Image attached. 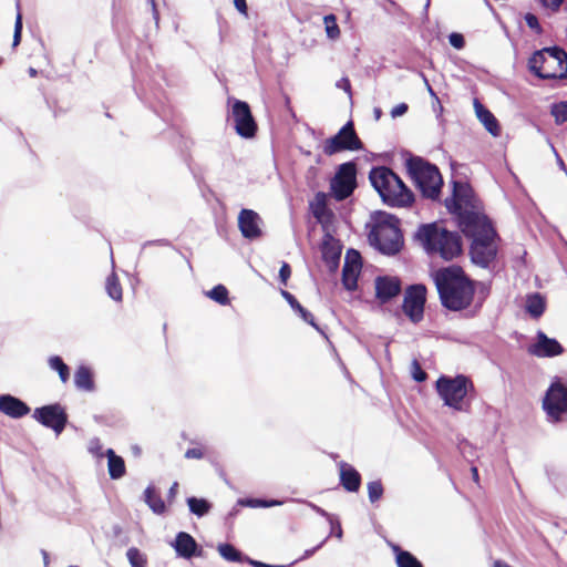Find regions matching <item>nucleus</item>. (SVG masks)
<instances>
[{
  "label": "nucleus",
  "mask_w": 567,
  "mask_h": 567,
  "mask_svg": "<svg viewBox=\"0 0 567 567\" xmlns=\"http://www.w3.org/2000/svg\"><path fill=\"white\" fill-rule=\"evenodd\" d=\"M42 556H43L44 567H48V566H49V563H50V558H49V554H48V551L42 550Z\"/></svg>",
  "instance_id": "54"
},
{
  "label": "nucleus",
  "mask_w": 567,
  "mask_h": 567,
  "mask_svg": "<svg viewBox=\"0 0 567 567\" xmlns=\"http://www.w3.org/2000/svg\"><path fill=\"white\" fill-rule=\"evenodd\" d=\"M417 237L430 254H437L449 261L462 254V238L457 231H451L436 223L422 225Z\"/></svg>",
  "instance_id": "4"
},
{
  "label": "nucleus",
  "mask_w": 567,
  "mask_h": 567,
  "mask_svg": "<svg viewBox=\"0 0 567 567\" xmlns=\"http://www.w3.org/2000/svg\"><path fill=\"white\" fill-rule=\"evenodd\" d=\"M177 491H178V483L174 482L173 485L171 486V488L168 491V495H167L169 503L173 502V499L176 497Z\"/></svg>",
  "instance_id": "49"
},
{
  "label": "nucleus",
  "mask_w": 567,
  "mask_h": 567,
  "mask_svg": "<svg viewBox=\"0 0 567 567\" xmlns=\"http://www.w3.org/2000/svg\"><path fill=\"white\" fill-rule=\"evenodd\" d=\"M280 293L284 297V299L289 303V306L301 317L303 321L309 323L316 330L321 331L315 320L313 315L309 312L306 308H303L292 293L284 289H281Z\"/></svg>",
  "instance_id": "23"
},
{
  "label": "nucleus",
  "mask_w": 567,
  "mask_h": 567,
  "mask_svg": "<svg viewBox=\"0 0 567 567\" xmlns=\"http://www.w3.org/2000/svg\"><path fill=\"white\" fill-rule=\"evenodd\" d=\"M260 217L251 209H241L238 216V227L241 235L248 239H256L261 236L259 227Z\"/></svg>",
  "instance_id": "17"
},
{
  "label": "nucleus",
  "mask_w": 567,
  "mask_h": 567,
  "mask_svg": "<svg viewBox=\"0 0 567 567\" xmlns=\"http://www.w3.org/2000/svg\"><path fill=\"white\" fill-rule=\"evenodd\" d=\"M363 143L355 133L352 121L344 124L339 132L323 143V153L328 156L343 151H360Z\"/></svg>",
  "instance_id": "11"
},
{
  "label": "nucleus",
  "mask_w": 567,
  "mask_h": 567,
  "mask_svg": "<svg viewBox=\"0 0 567 567\" xmlns=\"http://www.w3.org/2000/svg\"><path fill=\"white\" fill-rule=\"evenodd\" d=\"M361 256L355 250H349L342 269V284L348 290H355L358 276L361 270Z\"/></svg>",
  "instance_id": "16"
},
{
  "label": "nucleus",
  "mask_w": 567,
  "mask_h": 567,
  "mask_svg": "<svg viewBox=\"0 0 567 567\" xmlns=\"http://www.w3.org/2000/svg\"><path fill=\"white\" fill-rule=\"evenodd\" d=\"M341 535H342V530H341V528L339 527L338 536H339V537H341Z\"/></svg>",
  "instance_id": "58"
},
{
  "label": "nucleus",
  "mask_w": 567,
  "mask_h": 567,
  "mask_svg": "<svg viewBox=\"0 0 567 567\" xmlns=\"http://www.w3.org/2000/svg\"><path fill=\"white\" fill-rule=\"evenodd\" d=\"M246 561L248 564L252 565L254 567H284V566L268 565V564H265V563H261V561H258V560H252L250 558H246Z\"/></svg>",
  "instance_id": "50"
},
{
  "label": "nucleus",
  "mask_w": 567,
  "mask_h": 567,
  "mask_svg": "<svg viewBox=\"0 0 567 567\" xmlns=\"http://www.w3.org/2000/svg\"><path fill=\"white\" fill-rule=\"evenodd\" d=\"M127 559L132 567H145L146 566V558L145 556L136 547H131L127 549L126 553Z\"/></svg>",
  "instance_id": "39"
},
{
  "label": "nucleus",
  "mask_w": 567,
  "mask_h": 567,
  "mask_svg": "<svg viewBox=\"0 0 567 567\" xmlns=\"http://www.w3.org/2000/svg\"><path fill=\"white\" fill-rule=\"evenodd\" d=\"M528 68L539 79H566L567 53L558 47L545 48L534 52L528 60Z\"/></svg>",
  "instance_id": "6"
},
{
  "label": "nucleus",
  "mask_w": 567,
  "mask_h": 567,
  "mask_svg": "<svg viewBox=\"0 0 567 567\" xmlns=\"http://www.w3.org/2000/svg\"><path fill=\"white\" fill-rule=\"evenodd\" d=\"M228 289L224 285H217L207 292V296L221 306L230 302Z\"/></svg>",
  "instance_id": "35"
},
{
  "label": "nucleus",
  "mask_w": 567,
  "mask_h": 567,
  "mask_svg": "<svg viewBox=\"0 0 567 567\" xmlns=\"http://www.w3.org/2000/svg\"><path fill=\"white\" fill-rule=\"evenodd\" d=\"M107 470L111 478L118 480L125 475L126 467L123 457L115 454L112 449L106 451Z\"/></svg>",
  "instance_id": "24"
},
{
  "label": "nucleus",
  "mask_w": 567,
  "mask_h": 567,
  "mask_svg": "<svg viewBox=\"0 0 567 567\" xmlns=\"http://www.w3.org/2000/svg\"><path fill=\"white\" fill-rule=\"evenodd\" d=\"M30 406L11 394L0 395V412L11 419H21L30 413Z\"/></svg>",
  "instance_id": "18"
},
{
  "label": "nucleus",
  "mask_w": 567,
  "mask_h": 567,
  "mask_svg": "<svg viewBox=\"0 0 567 567\" xmlns=\"http://www.w3.org/2000/svg\"><path fill=\"white\" fill-rule=\"evenodd\" d=\"M442 306L451 311H461L471 306L475 295L474 282L462 267L451 265L432 274Z\"/></svg>",
  "instance_id": "2"
},
{
  "label": "nucleus",
  "mask_w": 567,
  "mask_h": 567,
  "mask_svg": "<svg viewBox=\"0 0 567 567\" xmlns=\"http://www.w3.org/2000/svg\"><path fill=\"white\" fill-rule=\"evenodd\" d=\"M375 298L380 303H386L401 293V280L398 277L379 276L374 280Z\"/></svg>",
  "instance_id": "15"
},
{
  "label": "nucleus",
  "mask_w": 567,
  "mask_h": 567,
  "mask_svg": "<svg viewBox=\"0 0 567 567\" xmlns=\"http://www.w3.org/2000/svg\"><path fill=\"white\" fill-rule=\"evenodd\" d=\"M344 82H346V85H347V90H350V89H351V86H350V82H349V80H347V79H346V80H344Z\"/></svg>",
  "instance_id": "55"
},
{
  "label": "nucleus",
  "mask_w": 567,
  "mask_h": 567,
  "mask_svg": "<svg viewBox=\"0 0 567 567\" xmlns=\"http://www.w3.org/2000/svg\"><path fill=\"white\" fill-rule=\"evenodd\" d=\"M145 503L150 506V508L157 515H162L166 512V505L163 501L161 493L156 489L155 486H147L144 491Z\"/></svg>",
  "instance_id": "25"
},
{
  "label": "nucleus",
  "mask_w": 567,
  "mask_h": 567,
  "mask_svg": "<svg viewBox=\"0 0 567 567\" xmlns=\"http://www.w3.org/2000/svg\"><path fill=\"white\" fill-rule=\"evenodd\" d=\"M546 303L544 297L535 292L527 296L526 311L535 319H538L545 311Z\"/></svg>",
  "instance_id": "28"
},
{
  "label": "nucleus",
  "mask_w": 567,
  "mask_h": 567,
  "mask_svg": "<svg viewBox=\"0 0 567 567\" xmlns=\"http://www.w3.org/2000/svg\"><path fill=\"white\" fill-rule=\"evenodd\" d=\"M413 368H414V370H413V378H414V380L417 381V382L425 381L426 378H427V373L424 370H422V368H421V365L419 364L417 361L413 362Z\"/></svg>",
  "instance_id": "46"
},
{
  "label": "nucleus",
  "mask_w": 567,
  "mask_h": 567,
  "mask_svg": "<svg viewBox=\"0 0 567 567\" xmlns=\"http://www.w3.org/2000/svg\"><path fill=\"white\" fill-rule=\"evenodd\" d=\"M425 301V286L413 285L406 289L403 299L402 310L413 323H417L423 319Z\"/></svg>",
  "instance_id": "14"
},
{
  "label": "nucleus",
  "mask_w": 567,
  "mask_h": 567,
  "mask_svg": "<svg viewBox=\"0 0 567 567\" xmlns=\"http://www.w3.org/2000/svg\"><path fill=\"white\" fill-rule=\"evenodd\" d=\"M543 409L553 422L567 419V384H564L558 378L547 389Z\"/></svg>",
  "instance_id": "9"
},
{
  "label": "nucleus",
  "mask_w": 567,
  "mask_h": 567,
  "mask_svg": "<svg viewBox=\"0 0 567 567\" xmlns=\"http://www.w3.org/2000/svg\"><path fill=\"white\" fill-rule=\"evenodd\" d=\"M375 115H377V118H379L381 115V110H375Z\"/></svg>",
  "instance_id": "56"
},
{
  "label": "nucleus",
  "mask_w": 567,
  "mask_h": 567,
  "mask_svg": "<svg viewBox=\"0 0 567 567\" xmlns=\"http://www.w3.org/2000/svg\"><path fill=\"white\" fill-rule=\"evenodd\" d=\"M408 172L423 197L437 199L443 186L439 168L422 157L414 156L406 162Z\"/></svg>",
  "instance_id": "7"
},
{
  "label": "nucleus",
  "mask_w": 567,
  "mask_h": 567,
  "mask_svg": "<svg viewBox=\"0 0 567 567\" xmlns=\"http://www.w3.org/2000/svg\"><path fill=\"white\" fill-rule=\"evenodd\" d=\"M151 1H152V7H153V9H154V10H156V9H155V0H151Z\"/></svg>",
  "instance_id": "57"
},
{
  "label": "nucleus",
  "mask_w": 567,
  "mask_h": 567,
  "mask_svg": "<svg viewBox=\"0 0 567 567\" xmlns=\"http://www.w3.org/2000/svg\"><path fill=\"white\" fill-rule=\"evenodd\" d=\"M312 212L316 218L320 219L328 212L327 207V194L322 192H318L315 196V200L312 203Z\"/></svg>",
  "instance_id": "36"
},
{
  "label": "nucleus",
  "mask_w": 567,
  "mask_h": 567,
  "mask_svg": "<svg viewBox=\"0 0 567 567\" xmlns=\"http://www.w3.org/2000/svg\"><path fill=\"white\" fill-rule=\"evenodd\" d=\"M217 550L219 555L227 561L241 563L246 561L247 558L244 557V555L235 546L228 543L219 544L217 546Z\"/></svg>",
  "instance_id": "29"
},
{
  "label": "nucleus",
  "mask_w": 567,
  "mask_h": 567,
  "mask_svg": "<svg viewBox=\"0 0 567 567\" xmlns=\"http://www.w3.org/2000/svg\"><path fill=\"white\" fill-rule=\"evenodd\" d=\"M69 567H79V566L72 565V566H69Z\"/></svg>",
  "instance_id": "59"
},
{
  "label": "nucleus",
  "mask_w": 567,
  "mask_h": 567,
  "mask_svg": "<svg viewBox=\"0 0 567 567\" xmlns=\"http://www.w3.org/2000/svg\"><path fill=\"white\" fill-rule=\"evenodd\" d=\"M340 485L349 493H355L361 486V474L350 464L341 462L339 464Z\"/></svg>",
  "instance_id": "19"
},
{
  "label": "nucleus",
  "mask_w": 567,
  "mask_h": 567,
  "mask_svg": "<svg viewBox=\"0 0 567 567\" xmlns=\"http://www.w3.org/2000/svg\"><path fill=\"white\" fill-rule=\"evenodd\" d=\"M236 9L244 16H248V7L246 0H234Z\"/></svg>",
  "instance_id": "48"
},
{
  "label": "nucleus",
  "mask_w": 567,
  "mask_h": 567,
  "mask_svg": "<svg viewBox=\"0 0 567 567\" xmlns=\"http://www.w3.org/2000/svg\"><path fill=\"white\" fill-rule=\"evenodd\" d=\"M524 19H525V22L528 25V28L534 30L537 34H540L543 32V29L539 24L538 18L535 14L526 13Z\"/></svg>",
  "instance_id": "41"
},
{
  "label": "nucleus",
  "mask_w": 567,
  "mask_h": 567,
  "mask_svg": "<svg viewBox=\"0 0 567 567\" xmlns=\"http://www.w3.org/2000/svg\"><path fill=\"white\" fill-rule=\"evenodd\" d=\"M493 567H512V566L504 560L497 559L493 563Z\"/></svg>",
  "instance_id": "52"
},
{
  "label": "nucleus",
  "mask_w": 567,
  "mask_h": 567,
  "mask_svg": "<svg viewBox=\"0 0 567 567\" xmlns=\"http://www.w3.org/2000/svg\"><path fill=\"white\" fill-rule=\"evenodd\" d=\"M450 213L457 216L458 226L466 237L472 238L471 257L482 267L489 266L497 255V238L489 218L483 213L482 202L468 183L454 181L453 193L445 199Z\"/></svg>",
  "instance_id": "1"
},
{
  "label": "nucleus",
  "mask_w": 567,
  "mask_h": 567,
  "mask_svg": "<svg viewBox=\"0 0 567 567\" xmlns=\"http://www.w3.org/2000/svg\"><path fill=\"white\" fill-rule=\"evenodd\" d=\"M475 113L484 127L493 136H499L501 126L494 114L487 110L477 99L474 100Z\"/></svg>",
  "instance_id": "22"
},
{
  "label": "nucleus",
  "mask_w": 567,
  "mask_h": 567,
  "mask_svg": "<svg viewBox=\"0 0 567 567\" xmlns=\"http://www.w3.org/2000/svg\"><path fill=\"white\" fill-rule=\"evenodd\" d=\"M248 504L252 505V506H257V505H259V506H268L269 505L268 503H266L264 501H260V499H250V501H248Z\"/></svg>",
  "instance_id": "51"
},
{
  "label": "nucleus",
  "mask_w": 567,
  "mask_h": 567,
  "mask_svg": "<svg viewBox=\"0 0 567 567\" xmlns=\"http://www.w3.org/2000/svg\"><path fill=\"white\" fill-rule=\"evenodd\" d=\"M370 241L383 254L395 255L403 246L400 220L394 215L380 212L375 216L373 228L369 234Z\"/></svg>",
  "instance_id": "5"
},
{
  "label": "nucleus",
  "mask_w": 567,
  "mask_h": 567,
  "mask_svg": "<svg viewBox=\"0 0 567 567\" xmlns=\"http://www.w3.org/2000/svg\"><path fill=\"white\" fill-rule=\"evenodd\" d=\"M228 102H231L230 117L236 133L244 138L255 137L258 125L252 116L249 104L236 99H229Z\"/></svg>",
  "instance_id": "12"
},
{
  "label": "nucleus",
  "mask_w": 567,
  "mask_h": 567,
  "mask_svg": "<svg viewBox=\"0 0 567 567\" xmlns=\"http://www.w3.org/2000/svg\"><path fill=\"white\" fill-rule=\"evenodd\" d=\"M105 289L109 293V296L115 300L121 301L123 297V290L122 286L120 284V280L115 272H112L107 278L105 282Z\"/></svg>",
  "instance_id": "31"
},
{
  "label": "nucleus",
  "mask_w": 567,
  "mask_h": 567,
  "mask_svg": "<svg viewBox=\"0 0 567 567\" xmlns=\"http://www.w3.org/2000/svg\"><path fill=\"white\" fill-rule=\"evenodd\" d=\"M392 550L395 555L398 567H423L422 563L414 555L402 549L399 545H393Z\"/></svg>",
  "instance_id": "27"
},
{
  "label": "nucleus",
  "mask_w": 567,
  "mask_h": 567,
  "mask_svg": "<svg viewBox=\"0 0 567 567\" xmlns=\"http://www.w3.org/2000/svg\"><path fill=\"white\" fill-rule=\"evenodd\" d=\"M449 41H450V44L457 50H462L465 47V39H464L463 34H461V33H457V32L451 33L449 35Z\"/></svg>",
  "instance_id": "42"
},
{
  "label": "nucleus",
  "mask_w": 567,
  "mask_h": 567,
  "mask_svg": "<svg viewBox=\"0 0 567 567\" xmlns=\"http://www.w3.org/2000/svg\"><path fill=\"white\" fill-rule=\"evenodd\" d=\"M435 389L445 405L455 411H470L471 402L466 396L470 392L474 391V384L467 377L463 374L454 378L441 375L436 380Z\"/></svg>",
  "instance_id": "8"
},
{
  "label": "nucleus",
  "mask_w": 567,
  "mask_h": 567,
  "mask_svg": "<svg viewBox=\"0 0 567 567\" xmlns=\"http://www.w3.org/2000/svg\"><path fill=\"white\" fill-rule=\"evenodd\" d=\"M32 417L48 429L60 434L68 423V414L60 403L43 405L33 411Z\"/></svg>",
  "instance_id": "13"
},
{
  "label": "nucleus",
  "mask_w": 567,
  "mask_h": 567,
  "mask_svg": "<svg viewBox=\"0 0 567 567\" xmlns=\"http://www.w3.org/2000/svg\"><path fill=\"white\" fill-rule=\"evenodd\" d=\"M358 186L354 162L341 164L330 181V195L338 202L349 198Z\"/></svg>",
  "instance_id": "10"
},
{
  "label": "nucleus",
  "mask_w": 567,
  "mask_h": 567,
  "mask_svg": "<svg viewBox=\"0 0 567 567\" xmlns=\"http://www.w3.org/2000/svg\"><path fill=\"white\" fill-rule=\"evenodd\" d=\"M408 109H409V106L406 103H400L392 109L391 115H392V117L401 116L408 112Z\"/></svg>",
  "instance_id": "47"
},
{
  "label": "nucleus",
  "mask_w": 567,
  "mask_h": 567,
  "mask_svg": "<svg viewBox=\"0 0 567 567\" xmlns=\"http://www.w3.org/2000/svg\"><path fill=\"white\" fill-rule=\"evenodd\" d=\"M373 188L382 202L391 207H405L414 202L413 193L402 179L389 167H373L369 173Z\"/></svg>",
  "instance_id": "3"
},
{
  "label": "nucleus",
  "mask_w": 567,
  "mask_h": 567,
  "mask_svg": "<svg viewBox=\"0 0 567 567\" xmlns=\"http://www.w3.org/2000/svg\"><path fill=\"white\" fill-rule=\"evenodd\" d=\"M367 487L369 501L371 503H375L382 498L384 488L380 480L369 482Z\"/></svg>",
  "instance_id": "38"
},
{
  "label": "nucleus",
  "mask_w": 567,
  "mask_h": 567,
  "mask_svg": "<svg viewBox=\"0 0 567 567\" xmlns=\"http://www.w3.org/2000/svg\"><path fill=\"white\" fill-rule=\"evenodd\" d=\"M49 365L51 369L59 373V377L63 383L70 378V369L66 363L59 355H53L49 359Z\"/></svg>",
  "instance_id": "34"
},
{
  "label": "nucleus",
  "mask_w": 567,
  "mask_h": 567,
  "mask_svg": "<svg viewBox=\"0 0 567 567\" xmlns=\"http://www.w3.org/2000/svg\"><path fill=\"white\" fill-rule=\"evenodd\" d=\"M550 115L556 125H563L567 122V100L555 102L550 105Z\"/></svg>",
  "instance_id": "33"
},
{
  "label": "nucleus",
  "mask_w": 567,
  "mask_h": 567,
  "mask_svg": "<svg viewBox=\"0 0 567 567\" xmlns=\"http://www.w3.org/2000/svg\"><path fill=\"white\" fill-rule=\"evenodd\" d=\"M341 250L339 247L324 243L322 246V257L329 267L334 268L340 260Z\"/></svg>",
  "instance_id": "32"
},
{
  "label": "nucleus",
  "mask_w": 567,
  "mask_h": 567,
  "mask_svg": "<svg viewBox=\"0 0 567 567\" xmlns=\"http://www.w3.org/2000/svg\"><path fill=\"white\" fill-rule=\"evenodd\" d=\"M530 352L537 357H556L564 352V348L556 339L548 338L545 333H538V341Z\"/></svg>",
  "instance_id": "20"
},
{
  "label": "nucleus",
  "mask_w": 567,
  "mask_h": 567,
  "mask_svg": "<svg viewBox=\"0 0 567 567\" xmlns=\"http://www.w3.org/2000/svg\"><path fill=\"white\" fill-rule=\"evenodd\" d=\"M205 453H206V451L203 446L192 447L185 452V457L189 458V460L190 458L202 460L205 456Z\"/></svg>",
  "instance_id": "44"
},
{
  "label": "nucleus",
  "mask_w": 567,
  "mask_h": 567,
  "mask_svg": "<svg viewBox=\"0 0 567 567\" xmlns=\"http://www.w3.org/2000/svg\"><path fill=\"white\" fill-rule=\"evenodd\" d=\"M471 472H472V477H473L474 482L478 483L480 476H478L477 467L473 466L471 468Z\"/></svg>",
  "instance_id": "53"
},
{
  "label": "nucleus",
  "mask_w": 567,
  "mask_h": 567,
  "mask_svg": "<svg viewBox=\"0 0 567 567\" xmlns=\"http://www.w3.org/2000/svg\"><path fill=\"white\" fill-rule=\"evenodd\" d=\"M187 505L189 507L190 513L198 517L208 514L212 508V504L207 499L197 498L195 496L187 498Z\"/></svg>",
  "instance_id": "30"
},
{
  "label": "nucleus",
  "mask_w": 567,
  "mask_h": 567,
  "mask_svg": "<svg viewBox=\"0 0 567 567\" xmlns=\"http://www.w3.org/2000/svg\"><path fill=\"white\" fill-rule=\"evenodd\" d=\"M17 10H18V12H17L16 22H14V32H13V41H12L13 48H17L20 44L21 37H22V28H23L22 13H21L19 2L17 3Z\"/></svg>",
  "instance_id": "40"
},
{
  "label": "nucleus",
  "mask_w": 567,
  "mask_h": 567,
  "mask_svg": "<svg viewBox=\"0 0 567 567\" xmlns=\"http://www.w3.org/2000/svg\"><path fill=\"white\" fill-rule=\"evenodd\" d=\"M324 29L328 38L336 40L340 37V29L334 14H328L323 18Z\"/></svg>",
  "instance_id": "37"
},
{
  "label": "nucleus",
  "mask_w": 567,
  "mask_h": 567,
  "mask_svg": "<svg viewBox=\"0 0 567 567\" xmlns=\"http://www.w3.org/2000/svg\"><path fill=\"white\" fill-rule=\"evenodd\" d=\"M540 4L553 12H558L565 0H538Z\"/></svg>",
  "instance_id": "45"
},
{
  "label": "nucleus",
  "mask_w": 567,
  "mask_h": 567,
  "mask_svg": "<svg viewBox=\"0 0 567 567\" xmlns=\"http://www.w3.org/2000/svg\"><path fill=\"white\" fill-rule=\"evenodd\" d=\"M75 385L84 391H93L94 380L92 370L86 365H80L74 373Z\"/></svg>",
  "instance_id": "26"
},
{
  "label": "nucleus",
  "mask_w": 567,
  "mask_h": 567,
  "mask_svg": "<svg viewBox=\"0 0 567 567\" xmlns=\"http://www.w3.org/2000/svg\"><path fill=\"white\" fill-rule=\"evenodd\" d=\"M174 548L177 555L184 558H192L202 554V549H198L195 538L185 532H179L176 535Z\"/></svg>",
  "instance_id": "21"
},
{
  "label": "nucleus",
  "mask_w": 567,
  "mask_h": 567,
  "mask_svg": "<svg viewBox=\"0 0 567 567\" xmlns=\"http://www.w3.org/2000/svg\"><path fill=\"white\" fill-rule=\"evenodd\" d=\"M291 276V267L288 262L284 261L279 269V279L284 286H287L288 279Z\"/></svg>",
  "instance_id": "43"
}]
</instances>
